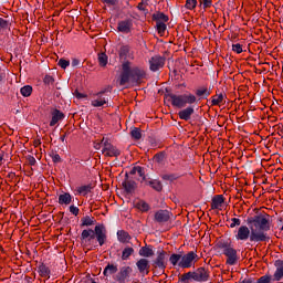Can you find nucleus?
Wrapping results in <instances>:
<instances>
[{
  "mask_svg": "<svg viewBox=\"0 0 283 283\" xmlns=\"http://www.w3.org/2000/svg\"><path fill=\"white\" fill-rule=\"evenodd\" d=\"M102 154H104L106 158H118V156H120V151L108 140L104 143Z\"/></svg>",
  "mask_w": 283,
  "mask_h": 283,
  "instance_id": "1a4fd4ad",
  "label": "nucleus"
},
{
  "mask_svg": "<svg viewBox=\"0 0 283 283\" xmlns=\"http://www.w3.org/2000/svg\"><path fill=\"white\" fill-rule=\"evenodd\" d=\"M147 6H149V0H142L137 4V10H139L140 12H147Z\"/></svg>",
  "mask_w": 283,
  "mask_h": 283,
  "instance_id": "ea45409f",
  "label": "nucleus"
},
{
  "mask_svg": "<svg viewBox=\"0 0 283 283\" xmlns=\"http://www.w3.org/2000/svg\"><path fill=\"white\" fill-rule=\"evenodd\" d=\"M122 186L124 187V190L126 193H135L136 189H138V184L136 181L129 179V174L126 172L125 180L123 181Z\"/></svg>",
  "mask_w": 283,
  "mask_h": 283,
  "instance_id": "f8f14e48",
  "label": "nucleus"
},
{
  "mask_svg": "<svg viewBox=\"0 0 283 283\" xmlns=\"http://www.w3.org/2000/svg\"><path fill=\"white\" fill-rule=\"evenodd\" d=\"M117 240L122 244H128L129 240H132V235L129 234V232H127L125 230H118L117 231Z\"/></svg>",
  "mask_w": 283,
  "mask_h": 283,
  "instance_id": "412c9836",
  "label": "nucleus"
},
{
  "mask_svg": "<svg viewBox=\"0 0 283 283\" xmlns=\"http://www.w3.org/2000/svg\"><path fill=\"white\" fill-rule=\"evenodd\" d=\"M97 60H98L101 67H105L107 65V54L98 53Z\"/></svg>",
  "mask_w": 283,
  "mask_h": 283,
  "instance_id": "58836bf2",
  "label": "nucleus"
},
{
  "mask_svg": "<svg viewBox=\"0 0 283 283\" xmlns=\"http://www.w3.org/2000/svg\"><path fill=\"white\" fill-rule=\"evenodd\" d=\"M57 65H60V67H62V70H66L67 67H70V61H67L65 59H60L57 62Z\"/></svg>",
  "mask_w": 283,
  "mask_h": 283,
  "instance_id": "c03bdc74",
  "label": "nucleus"
},
{
  "mask_svg": "<svg viewBox=\"0 0 283 283\" xmlns=\"http://www.w3.org/2000/svg\"><path fill=\"white\" fill-rule=\"evenodd\" d=\"M77 65H81V61L78 59H73L72 60V66L76 67Z\"/></svg>",
  "mask_w": 283,
  "mask_h": 283,
  "instance_id": "4d7b16f0",
  "label": "nucleus"
},
{
  "mask_svg": "<svg viewBox=\"0 0 283 283\" xmlns=\"http://www.w3.org/2000/svg\"><path fill=\"white\" fill-rule=\"evenodd\" d=\"M129 50H130L129 45H122L118 51L120 59H125L127 54H129Z\"/></svg>",
  "mask_w": 283,
  "mask_h": 283,
  "instance_id": "4c0bfd02",
  "label": "nucleus"
},
{
  "mask_svg": "<svg viewBox=\"0 0 283 283\" xmlns=\"http://www.w3.org/2000/svg\"><path fill=\"white\" fill-rule=\"evenodd\" d=\"M232 52H235L237 54H242L243 52L242 44L240 43L232 44Z\"/></svg>",
  "mask_w": 283,
  "mask_h": 283,
  "instance_id": "de8ad7c7",
  "label": "nucleus"
},
{
  "mask_svg": "<svg viewBox=\"0 0 283 283\" xmlns=\"http://www.w3.org/2000/svg\"><path fill=\"white\" fill-rule=\"evenodd\" d=\"M107 142L109 143V139L103 137L102 140H101V143H99V145H103V147H105V143H107Z\"/></svg>",
  "mask_w": 283,
  "mask_h": 283,
  "instance_id": "052dcab7",
  "label": "nucleus"
},
{
  "mask_svg": "<svg viewBox=\"0 0 283 283\" xmlns=\"http://www.w3.org/2000/svg\"><path fill=\"white\" fill-rule=\"evenodd\" d=\"M271 216L256 214L254 217H249L247 219V226H240L235 239L247 242H268L270 240L269 235H266V231H271V221L269 220Z\"/></svg>",
  "mask_w": 283,
  "mask_h": 283,
  "instance_id": "f257e3e1",
  "label": "nucleus"
},
{
  "mask_svg": "<svg viewBox=\"0 0 283 283\" xmlns=\"http://www.w3.org/2000/svg\"><path fill=\"white\" fill-rule=\"evenodd\" d=\"M199 3L203 7V10H207V8H211L213 0H199Z\"/></svg>",
  "mask_w": 283,
  "mask_h": 283,
  "instance_id": "a18cd8bd",
  "label": "nucleus"
},
{
  "mask_svg": "<svg viewBox=\"0 0 283 283\" xmlns=\"http://www.w3.org/2000/svg\"><path fill=\"white\" fill-rule=\"evenodd\" d=\"M39 145H41V140L40 139L34 142V147H39Z\"/></svg>",
  "mask_w": 283,
  "mask_h": 283,
  "instance_id": "0e129e2a",
  "label": "nucleus"
},
{
  "mask_svg": "<svg viewBox=\"0 0 283 283\" xmlns=\"http://www.w3.org/2000/svg\"><path fill=\"white\" fill-rule=\"evenodd\" d=\"M15 176H17V175H15L14 172H9V174H8V178H11V180L14 179Z\"/></svg>",
  "mask_w": 283,
  "mask_h": 283,
  "instance_id": "680f3d73",
  "label": "nucleus"
},
{
  "mask_svg": "<svg viewBox=\"0 0 283 283\" xmlns=\"http://www.w3.org/2000/svg\"><path fill=\"white\" fill-rule=\"evenodd\" d=\"M167 59L163 55H154L149 60V70L150 72H158V70H163L165 67Z\"/></svg>",
  "mask_w": 283,
  "mask_h": 283,
  "instance_id": "0eeeda50",
  "label": "nucleus"
},
{
  "mask_svg": "<svg viewBox=\"0 0 283 283\" xmlns=\"http://www.w3.org/2000/svg\"><path fill=\"white\" fill-rule=\"evenodd\" d=\"M102 3H106V6H117L118 0H102Z\"/></svg>",
  "mask_w": 283,
  "mask_h": 283,
  "instance_id": "603ef678",
  "label": "nucleus"
},
{
  "mask_svg": "<svg viewBox=\"0 0 283 283\" xmlns=\"http://www.w3.org/2000/svg\"><path fill=\"white\" fill-rule=\"evenodd\" d=\"M138 172V166L133 167V169L130 170V176H136V174Z\"/></svg>",
  "mask_w": 283,
  "mask_h": 283,
  "instance_id": "bf43d9fd",
  "label": "nucleus"
},
{
  "mask_svg": "<svg viewBox=\"0 0 283 283\" xmlns=\"http://www.w3.org/2000/svg\"><path fill=\"white\" fill-rule=\"evenodd\" d=\"M82 242H85L86 247H91L92 240H96L99 247L107 244V229L103 224L95 226L93 229L83 230L81 233Z\"/></svg>",
  "mask_w": 283,
  "mask_h": 283,
  "instance_id": "7ed1b4c3",
  "label": "nucleus"
},
{
  "mask_svg": "<svg viewBox=\"0 0 283 283\" xmlns=\"http://www.w3.org/2000/svg\"><path fill=\"white\" fill-rule=\"evenodd\" d=\"M52 160H53V163H61V155L60 154L53 155Z\"/></svg>",
  "mask_w": 283,
  "mask_h": 283,
  "instance_id": "5fc2aeb1",
  "label": "nucleus"
},
{
  "mask_svg": "<svg viewBox=\"0 0 283 283\" xmlns=\"http://www.w3.org/2000/svg\"><path fill=\"white\" fill-rule=\"evenodd\" d=\"M78 207H75V206H70V212L73 214V216H78Z\"/></svg>",
  "mask_w": 283,
  "mask_h": 283,
  "instance_id": "864d4df0",
  "label": "nucleus"
},
{
  "mask_svg": "<svg viewBox=\"0 0 283 283\" xmlns=\"http://www.w3.org/2000/svg\"><path fill=\"white\" fill-rule=\"evenodd\" d=\"M114 273H118V266L114 264H107L103 272L105 277H108V275H114Z\"/></svg>",
  "mask_w": 283,
  "mask_h": 283,
  "instance_id": "bb28decb",
  "label": "nucleus"
},
{
  "mask_svg": "<svg viewBox=\"0 0 283 283\" xmlns=\"http://www.w3.org/2000/svg\"><path fill=\"white\" fill-rule=\"evenodd\" d=\"M227 95L226 94H216L214 96L211 97V105L212 106H217V105H220V103H222L224 101V97Z\"/></svg>",
  "mask_w": 283,
  "mask_h": 283,
  "instance_id": "c756f323",
  "label": "nucleus"
},
{
  "mask_svg": "<svg viewBox=\"0 0 283 283\" xmlns=\"http://www.w3.org/2000/svg\"><path fill=\"white\" fill-rule=\"evenodd\" d=\"M153 21L156 23H167V21H169V15L158 11L153 14Z\"/></svg>",
  "mask_w": 283,
  "mask_h": 283,
  "instance_id": "5701e85b",
  "label": "nucleus"
},
{
  "mask_svg": "<svg viewBox=\"0 0 283 283\" xmlns=\"http://www.w3.org/2000/svg\"><path fill=\"white\" fill-rule=\"evenodd\" d=\"M196 96H199L200 98L211 96V91L207 87H200L196 91Z\"/></svg>",
  "mask_w": 283,
  "mask_h": 283,
  "instance_id": "473e14b6",
  "label": "nucleus"
},
{
  "mask_svg": "<svg viewBox=\"0 0 283 283\" xmlns=\"http://www.w3.org/2000/svg\"><path fill=\"white\" fill-rule=\"evenodd\" d=\"M172 217L174 213L169 210H157L154 214V221L157 222V224H167V222L171 221Z\"/></svg>",
  "mask_w": 283,
  "mask_h": 283,
  "instance_id": "423d86ee",
  "label": "nucleus"
},
{
  "mask_svg": "<svg viewBox=\"0 0 283 283\" xmlns=\"http://www.w3.org/2000/svg\"><path fill=\"white\" fill-rule=\"evenodd\" d=\"M134 207H135V209H137L142 213H147V211H149V209H151V206H149V203H147L143 199H139V200L135 201Z\"/></svg>",
  "mask_w": 283,
  "mask_h": 283,
  "instance_id": "aec40b11",
  "label": "nucleus"
},
{
  "mask_svg": "<svg viewBox=\"0 0 283 283\" xmlns=\"http://www.w3.org/2000/svg\"><path fill=\"white\" fill-rule=\"evenodd\" d=\"M195 109L192 106H188L184 109H181L178 113V116L180 118V120H191V116H193Z\"/></svg>",
  "mask_w": 283,
  "mask_h": 283,
  "instance_id": "f3484780",
  "label": "nucleus"
},
{
  "mask_svg": "<svg viewBox=\"0 0 283 283\" xmlns=\"http://www.w3.org/2000/svg\"><path fill=\"white\" fill-rule=\"evenodd\" d=\"M146 187H151L155 191H163V182L158 179H147L144 177Z\"/></svg>",
  "mask_w": 283,
  "mask_h": 283,
  "instance_id": "a211bd4d",
  "label": "nucleus"
},
{
  "mask_svg": "<svg viewBox=\"0 0 283 283\" xmlns=\"http://www.w3.org/2000/svg\"><path fill=\"white\" fill-rule=\"evenodd\" d=\"M81 222V227H94V224H96V220H94V218L90 216H85L84 218H82Z\"/></svg>",
  "mask_w": 283,
  "mask_h": 283,
  "instance_id": "cd10ccee",
  "label": "nucleus"
},
{
  "mask_svg": "<svg viewBox=\"0 0 283 283\" xmlns=\"http://www.w3.org/2000/svg\"><path fill=\"white\" fill-rule=\"evenodd\" d=\"M147 78L145 69L133 66L132 62L126 61L122 64V73L119 75V85L125 86L127 83H136L140 85Z\"/></svg>",
  "mask_w": 283,
  "mask_h": 283,
  "instance_id": "f03ea898",
  "label": "nucleus"
},
{
  "mask_svg": "<svg viewBox=\"0 0 283 283\" xmlns=\"http://www.w3.org/2000/svg\"><path fill=\"white\" fill-rule=\"evenodd\" d=\"M198 258V254L196 252L191 251L181 256V262L178 263V266L180 269H191L193 266V260Z\"/></svg>",
  "mask_w": 283,
  "mask_h": 283,
  "instance_id": "9d476101",
  "label": "nucleus"
},
{
  "mask_svg": "<svg viewBox=\"0 0 283 283\" xmlns=\"http://www.w3.org/2000/svg\"><path fill=\"white\" fill-rule=\"evenodd\" d=\"M72 203V195L70 192H64L59 196V205H71Z\"/></svg>",
  "mask_w": 283,
  "mask_h": 283,
  "instance_id": "a878e982",
  "label": "nucleus"
},
{
  "mask_svg": "<svg viewBox=\"0 0 283 283\" xmlns=\"http://www.w3.org/2000/svg\"><path fill=\"white\" fill-rule=\"evenodd\" d=\"M196 6H198V0H186L185 8L187 10H196Z\"/></svg>",
  "mask_w": 283,
  "mask_h": 283,
  "instance_id": "79ce46f5",
  "label": "nucleus"
},
{
  "mask_svg": "<svg viewBox=\"0 0 283 283\" xmlns=\"http://www.w3.org/2000/svg\"><path fill=\"white\" fill-rule=\"evenodd\" d=\"M134 255V248L126 247L122 252V260H127L128 258H132Z\"/></svg>",
  "mask_w": 283,
  "mask_h": 283,
  "instance_id": "2f4dec72",
  "label": "nucleus"
},
{
  "mask_svg": "<svg viewBox=\"0 0 283 283\" xmlns=\"http://www.w3.org/2000/svg\"><path fill=\"white\" fill-rule=\"evenodd\" d=\"M193 282H207L209 281V272L205 268H198L193 272H187L179 276V281L182 283Z\"/></svg>",
  "mask_w": 283,
  "mask_h": 283,
  "instance_id": "39448f33",
  "label": "nucleus"
},
{
  "mask_svg": "<svg viewBox=\"0 0 283 283\" xmlns=\"http://www.w3.org/2000/svg\"><path fill=\"white\" fill-rule=\"evenodd\" d=\"M76 98H87V95L78 93V91L75 92Z\"/></svg>",
  "mask_w": 283,
  "mask_h": 283,
  "instance_id": "13d9d810",
  "label": "nucleus"
},
{
  "mask_svg": "<svg viewBox=\"0 0 283 283\" xmlns=\"http://www.w3.org/2000/svg\"><path fill=\"white\" fill-rule=\"evenodd\" d=\"M136 266H137L139 273H142V275H149V269H150L149 260H147V259H139L136 262Z\"/></svg>",
  "mask_w": 283,
  "mask_h": 283,
  "instance_id": "4468645a",
  "label": "nucleus"
},
{
  "mask_svg": "<svg viewBox=\"0 0 283 283\" xmlns=\"http://www.w3.org/2000/svg\"><path fill=\"white\" fill-rule=\"evenodd\" d=\"M132 275V268L130 266H123L119 273L116 275L117 282L125 283V280Z\"/></svg>",
  "mask_w": 283,
  "mask_h": 283,
  "instance_id": "dca6fc26",
  "label": "nucleus"
},
{
  "mask_svg": "<svg viewBox=\"0 0 283 283\" xmlns=\"http://www.w3.org/2000/svg\"><path fill=\"white\" fill-rule=\"evenodd\" d=\"M222 205H224V196L217 195L212 198V201H211L212 210L219 209L220 207H222Z\"/></svg>",
  "mask_w": 283,
  "mask_h": 283,
  "instance_id": "4be33fe9",
  "label": "nucleus"
},
{
  "mask_svg": "<svg viewBox=\"0 0 283 283\" xmlns=\"http://www.w3.org/2000/svg\"><path fill=\"white\" fill-rule=\"evenodd\" d=\"M3 156H4V153H3V151H0V163H2Z\"/></svg>",
  "mask_w": 283,
  "mask_h": 283,
  "instance_id": "69168bd1",
  "label": "nucleus"
},
{
  "mask_svg": "<svg viewBox=\"0 0 283 283\" xmlns=\"http://www.w3.org/2000/svg\"><path fill=\"white\" fill-rule=\"evenodd\" d=\"M38 271L41 277H50V268H48L45 264L41 263L38 268Z\"/></svg>",
  "mask_w": 283,
  "mask_h": 283,
  "instance_id": "7c9ffc66",
  "label": "nucleus"
},
{
  "mask_svg": "<svg viewBox=\"0 0 283 283\" xmlns=\"http://www.w3.org/2000/svg\"><path fill=\"white\" fill-rule=\"evenodd\" d=\"M165 151H160V153H157L154 157H153V160L155 163H158V165H160V163H163L165 160Z\"/></svg>",
  "mask_w": 283,
  "mask_h": 283,
  "instance_id": "a19ab883",
  "label": "nucleus"
},
{
  "mask_svg": "<svg viewBox=\"0 0 283 283\" xmlns=\"http://www.w3.org/2000/svg\"><path fill=\"white\" fill-rule=\"evenodd\" d=\"M9 25H10V23L6 19L0 18V32H1V30H8Z\"/></svg>",
  "mask_w": 283,
  "mask_h": 283,
  "instance_id": "09e8293b",
  "label": "nucleus"
},
{
  "mask_svg": "<svg viewBox=\"0 0 283 283\" xmlns=\"http://www.w3.org/2000/svg\"><path fill=\"white\" fill-rule=\"evenodd\" d=\"M20 94L24 96V98H28V96H32V86L25 85L20 90Z\"/></svg>",
  "mask_w": 283,
  "mask_h": 283,
  "instance_id": "f704fd0d",
  "label": "nucleus"
},
{
  "mask_svg": "<svg viewBox=\"0 0 283 283\" xmlns=\"http://www.w3.org/2000/svg\"><path fill=\"white\" fill-rule=\"evenodd\" d=\"M181 260H182V255L176 254V253L171 254L169 258V262L170 264H172V266L180 264Z\"/></svg>",
  "mask_w": 283,
  "mask_h": 283,
  "instance_id": "72a5a7b5",
  "label": "nucleus"
},
{
  "mask_svg": "<svg viewBox=\"0 0 283 283\" xmlns=\"http://www.w3.org/2000/svg\"><path fill=\"white\" fill-rule=\"evenodd\" d=\"M161 178L164 180H167L168 182H176V180H180V178H182V176L177 172H171V174L163 175Z\"/></svg>",
  "mask_w": 283,
  "mask_h": 283,
  "instance_id": "393cba45",
  "label": "nucleus"
},
{
  "mask_svg": "<svg viewBox=\"0 0 283 283\" xmlns=\"http://www.w3.org/2000/svg\"><path fill=\"white\" fill-rule=\"evenodd\" d=\"M43 83L45 85H52V83H54V77H52V75H45L43 78Z\"/></svg>",
  "mask_w": 283,
  "mask_h": 283,
  "instance_id": "8fccbe9b",
  "label": "nucleus"
},
{
  "mask_svg": "<svg viewBox=\"0 0 283 283\" xmlns=\"http://www.w3.org/2000/svg\"><path fill=\"white\" fill-rule=\"evenodd\" d=\"M130 136H132V138H134V140H140L143 138V133L140 132V128L135 127L130 132Z\"/></svg>",
  "mask_w": 283,
  "mask_h": 283,
  "instance_id": "c9c22d12",
  "label": "nucleus"
},
{
  "mask_svg": "<svg viewBox=\"0 0 283 283\" xmlns=\"http://www.w3.org/2000/svg\"><path fill=\"white\" fill-rule=\"evenodd\" d=\"M27 160H28L29 165H31V167H34V165H36V158H34V156H32V155H28Z\"/></svg>",
  "mask_w": 283,
  "mask_h": 283,
  "instance_id": "3c124183",
  "label": "nucleus"
},
{
  "mask_svg": "<svg viewBox=\"0 0 283 283\" xmlns=\"http://www.w3.org/2000/svg\"><path fill=\"white\" fill-rule=\"evenodd\" d=\"M282 277H283V265L281 268H277L274 273V280H276V282H280Z\"/></svg>",
  "mask_w": 283,
  "mask_h": 283,
  "instance_id": "37998d69",
  "label": "nucleus"
},
{
  "mask_svg": "<svg viewBox=\"0 0 283 283\" xmlns=\"http://www.w3.org/2000/svg\"><path fill=\"white\" fill-rule=\"evenodd\" d=\"M139 255L142 258H151L154 255V249H151L149 247H143L139 250Z\"/></svg>",
  "mask_w": 283,
  "mask_h": 283,
  "instance_id": "c85d7f7f",
  "label": "nucleus"
},
{
  "mask_svg": "<svg viewBox=\"0 0 283 283\" xmlns=\"http://www.w3.org/2000/svg\"><path fill=\"white\" fill-rule=\"evenodd\" d=\"M4 75L2 73H0V83L3 81Z\"/></svg>",
  "mask_w": 283,
  "mask_h": 283,
  "instance_id": "338daca9",
  "label": "nucleus"
},
{
  "mask_svg": "<svg viewBox=\"0 0 283 283\" xmlns=\"http://www.w3.org/2000/svg\"><path fill=\"white\" fill-rule=\"evenodd\" d=\"M90 283H96L94 279L88 280Z\"/></svg>",
  "mask_w": 283,
  "mask_h": 283,
  "instance_id": "774afa93",
  "label": "nucleus"
},
{
  "mask_svg": "<svg viewBox=\"0 0 283 283\" xmlns=\"http://www.w3.org/2000/svg\"><path fill=\"white\" fill-rule=\"evenodd\" d=\"M137 174L140 176V178H145V172L143 171V167L137 166Z\"/></svg>",
  "mask_w": 283,
  "mask_h": 283,
  "instance_id": "6e6d98bb",
  "label": "nucleus"
},
{
  "mask_svg": "<svg viewBox=\"0 0 283 283\" xmlns=\"http://www.w3.org/2000/svg\"><path fill=\"white\" fill-rule=\"evenodd\" d=\"M156 28L158 34L165 36V32H167V24H165V22L156 23Z\"/></svg>",
  "mask_w": 283,
  "mask_h": 283,
  "instance_id": "e433bc0d",
  "label": "nucleus"
},
{
  "mask_svg": "<svg viewBox=\"0 0 283 283\" xmlns=\"http://www.w3.org/2000/svg\"><path fill=\"white\" fill-rule=\"evenodd\" d=\"M63 118H65V114H63V112L55 108L52 112V118H51V122H50V127H54V125H56L60 120H63Z\"/></svg>",
  "mask_w": 283,
  "mask_h": 283,
  "instance_id": "6ab92c4d",
  "label": "nucleus"
},
{
  "mask_svg": "<svg viewBox=\"0 0 283 283\" xmlns=\"http://www.w3.org/2000/svg\"><path fill=\"white\" fill-rule=\"evenodd\" d=\"M242 221L239 218H232L230 223V229H235V227H240Z\"/></svg>",
  "mask_w": 283,
  "mask_h": 283,
  "instance_id": "49530a36",
  "label": "nucleus"
},
{
  "mask_svg": "<svg viewBox=\"0 0 283 283\" xmlns=\"http://www.w3.org/2000/svg\"><path fill=\"white\" fill-rule=\"evenodd\" d=\"M67 136V134H64V135H62L61 137H60V140L62 142V143H65V137Z\"/></svg>",
  "mask_w": 283,
  "mask_h": 283,
  "instance_id": "e2e57ef3",
  "label": "nucleus"
},
{
  "mask_svg": "<svg viewBox=\"0 0 283 283\" xmlns=\"http://www.w3.org/2000/svg\"><path fill=\"white\" fill-rule=\"evenodd\" d=\"M95 96L97 98L91 102L92 107H103L109 103V98L105 97V91L98 92Z\"/></svg>",
  "mask_w": 283,
  "mask_h": 283,
  "instance_id": "ddd939ff",
  "label": "nucleus"
},
{
  "mask_svg": "<svg viewBox=\"0 0 283 283\" xmlns=\"http://www.w3.org/2000/svg\"><path fill=\"white\" fill-rule=\"evenodd\" d=\"M168 98L170 99L172 107H178L179 109H182V107H187V105H193V103H197L198 101L196 95L191 93L182 95H176L174 93H170L168 94Z\"/></svg>",
  "mask_w": 283,
  "mask_h": 283,
  "instance_id": "20e7f679",
  "label": "nucleus"
},
{
  "mask_svg": "<svg viewBox=\"0 0 283 283\" xmlns=\"http://www.w3.org/2000/svg\"><path fill=\"white\" fill-rule=\"evenodd\" d=\"M155 269H161V271H165L167 269V261H166V253L165 251H161L156 260L154 261Z\"/></svg>",
  "mask_w": 283,
  "mask_h": 283,
  "instance_id": "2eb2a0df",
  "label": "nucleus"
},
{
  "mask_svg": "<svg viewBox=\"0 0 283 283\" xmlns=\"http://www.w3.org/2000/svg\"><path fill=\"white\" fill-rule=\"evenodd\" d=\"M223 255L228 258L226 264H229L230 266L238 264V251L231 245H226L223 248Z\"/></svg>",
  "mask_w": 283,
  "mask_h": 283,
  "instance_id": "6e6552de",
  "label": "nucleus"
},
{
  "mask_svg": "<svg viewBox=\"0 0 283 283\" xmlns=\"http://www.w3.org/2000/svg\"><path fill=\"white\" fill-rule=\"evenodd\" d=\"M92 189H94V186H92V184L85 185V186H81L76 189L77 193L80 196H87L88 193H92Z\"/></svg>",
  "mask_w": 283,
  "mask_h": 283,
  "instance_id": "b1692460",
  "label": "nucleus"
},
{
  "mask_svg": "<svg viewBox=\"0 0 283 283\" xmlns=\"http://www.w3.org/2000/svg\"><path fill=\"white\" fill-rule=\"evenodd\" d=\"M133 28H134L133 19H125L117 23V31L122 32V34H129Z\"/></svg>",
  "mask_w": 283,
  "mask_h": 283,
  "instance_id": "9b49d317",
  "label": "nucleus"
}]
</instances>
